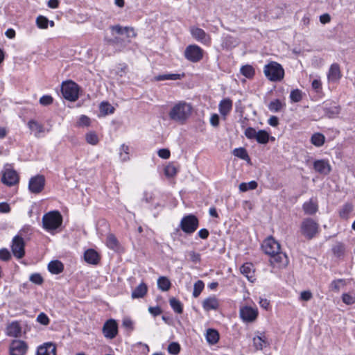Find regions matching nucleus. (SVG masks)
Segmentation results:
<instances>
[{
  "label": "nucleus",
  "instance_id": "obj_1",
  "mask_svg": "<svg viewBox=\"0 0 355 355\" xmlns=\"http://www.w3.org/2000/svg\"><path fill=\"white\" fill-rule=\"evenodd\" d=\"M110 29L111 30L112 34L115 33L119 35H123L124 34L126 35V39L123 38L121 36H116L113 38L105 39L108 44L114 46V47L117 48L119 51H122L124 49L128 46V44L130 43V39L137 36V33L132 27H123L121 25L117 24L110 26Z\"/></svg>",
  "mask_w": 355,
  "mask_h": 355
},
{
  "label": "nucleus",
  "instance_id": "obj_2",
  "mask_svg": "<svg viewBox=\"0 0 355 355\" xmlns=\"http://www.w3.org/2000/svg\"><path fill=\"white\" fill-rule=\"evenodd\" d=\"M191 110L189 103L180 101L171 108L168 115L171 120L183 123L191 115Z\"/></svg>",
  "mask_w": 355,
  "mask_h": 355
},
{
  "label": "nucleus",
  "instance_id": "obj_3",
  "mask_svg": "<svg viewBox=\"0 0 355 355\" xmlns=\"http://www.w3.org/2000/svg\"><path fill=\"white\" fill-rule=\"evenodd\" d=\"M42 220L43 228L46 231L51 232L62 225V216L57 210L51 211L44 214Z\"/></svg>",
  "mask_w": 355,
  "mask_h": 355
},
{
  "label": "nucleus",
  "instance_id": "obj_4",
  "mask_svg": "<svg viewBox=\"0 0 355 355\" xmlns=\"http://www.w3.org/2000/svg\"><path fill=\"white\" fill-rule=\"evenodd\" d=\"M266 77L272 82L281 81L284 77V70L282 65L276 62H270L263 68Z\"/></svg>",
  "mask_w": 355,
  "mask_h": 355
},
{
  "label": "nucleus",
  "instance_id": "obj_5",
  "mask_svg": "<svg viewBox=\"0 0 355 355\" xmlns=\"http://www.w3.org/2000/svg\"><path fill=\"white\" fill-rule=\"evenodd\" d=\"M319 224L311 218H304L300 225L301 234L307 239H313L319 232Z\"/></svg>",
  "mask_w": 355,
  "mask_h": 355
},
{
  "label": "nucleus",
  "instance_id": "obj_6",
  "mask_svg": "<svg viewBox=\"0 0 355 355\" xmlns=\"http://www.w3.org/2000/svg\"><path fill=\"white\" fill-rule=\"evenodd\" d=\"M199 225L198 218L193 214H188L182 217L179 227L187 234L195 232Z\"/></svg>",
  "mask_w": 355,
  "mask_h": 355
},
{
  "label": "nucleus",
  "instance_id": "obj_7",
  "mask_svg": "<svg viewBox=\"0 0 355 355\" xmlns=\"http://www.w3.org/2000/svg\"><path fill=\"white\" fill-rule=\"evenodd\" d=\"M78 85L71 81L62 83L61 92L64 98L70 101H75L78 98Z\"/></svg>",
  "mask_w": 355,
  "mask_h": 355
},
{
  "label": "nucleus",
  "instance_id": "obj_8",
  "mask_svg": "<svg viewBox=\"0 0 355 355\" xmlns=\"http://www.w3.org/2000/svg\"><path fill=\"white\" fill-rule=\"evenodd\" d=\"M245 136L248 139H255L259 144H266L270 139V135L264 130L257 131L255 128L248 127L245 130Z\"/></svg>",
  "mask_w": 355,
  "mask_h": 355
},
{
  "label": "nucleus",
  "instance_id": "obj_9",
  "mask_svg": "<svg viewBox=\"0 0 355 355\" xmlns=\"http://www.w3.org/2000/svg\"><path fill=\"white\" fill-rule=\"evenodd\" d=\"M204 51L196 44H190L184 50L185 58L191 62H198L203 58Z\"/></svg>",
  "mask_w": 355,
  "mask_h": 355
},
{
  "label": "nucleus",
  "instance_id": "obj_10",
  "mask_svg": "<svg viewBox=\"0 0 355 355\" xmlns=\"http://www.w3.org/2000/svg\"><path fill=\"white\" fill-rule=\"evenodd\" d=\"M25 243L24 239L19 236L16 235L12 241L11 250L13 253V255L17 258L21 259L25 254Z\"/></svg>",
  "mask_w": 355,
  "mask_h": 355
},
{
  "label": "nucleus",
  "instance_id": "obj_11",
  "mask_svg": "<svg viewBox=\"0 0 355 355\" xmlns=\"http://www.w3.org/2000/svg\"><path fill=\"white\" fill-rule=\"evenodd\" d=\"M239 315L243 322H252L258 316V309L256 307L244 306L241 307Z\"/></svg>",
  "mask_w": 355,
  "mask_h": 355
},
{
  "label": "nucleus",
  "instance_id": "obj_12",
  "mask_svg": "<svg viewBox=\"0 0 355 355\" xmlns=\"http://www.w3.org/2000/svg\"><path fill=\"white\" fill-rule=\"evenodd\" d=\"M45 185V178L42 175H37L29 180L28 189L33 193H40Z\"/></svg>",
  "mask_w": 355,
  "mask_h": 355
},
{
  "label": "nucleus",
  "instance_id": "obj_13",
  "mask_svg": "<svg viewBox=\"0 0 355 355\" xmlns=\"http://www.w3.org/2000/svg\"><path fill=\"white\" fill-rule=\"evenodd\" d=\"M103 334L106 338L113 339L118 334V324L115 320H107L103 324Z\"/></svg>",
  "mask_w": 355,
  "mask_h": 355
},
{
  "label": "nucleus",
  "instance_id": "obj_14",
  "mask_svg": "<svg viewBox=\"0 0 355 355\" xmlns=\"http://www.w3.org/2000/svg\"><path fill=\"white\" fill-rule=\"evenodd\" d=\"M28 349L26 342L21 340H14L9 347L10 355H25Z\"/></svg>",
  "mask_w": 355,
  "mask_h": 355
},
{
  "label": "nucleus",
  "instance_id": "obj_15",
  "mask_svg": "<svg viewBox=\"0 0 355 355\" xmlns=\"http://www.w3.org/2000/svg\"><path fill=\"white\" fill-rule=\"evenodd\" d=\"M191 36L198 42L208 44L211 42L210 36L205 31L198 27L191 26L189 29Z\"/></svg>",
  "mask_w": 355,
  "mask_h": 355
},
{
  "label": "nucleus",
  "instance_id": "obj_16",
  "mask_svg": "<svg viewBox=\"0 0 355 355\" xmlns=\"http://www.w3.org/2000/svg\"><path fill=\"white\" fill-rule=\"evenodd\" d=\"M263 252L268 254H274L275 252H279L280 250V244L272 236L267 238L261 245Z\"/></svg>",
  "mask_w": 355,
  "mask_h": 355
},
{
  "label": "nucleus",
  "instance_id": "obj_17",
  "mask_svg": "<svg viewBox=\"0 0 355 355\" xmlns=\"http://www.w3.org/2000/svg\"><path fill=\"white\" fill-rule=\"evenodd\" d=\"M257 334L252 338V346L256 351L263 350L269 346L268 338L263 331H257Z\"/></svg>",
  "mask_w": 355,
  "mask_h": 355
},
{
  "label": "nucleus",
  "instance_id": "obj_18",
  "mask_svg": "<svg viewBox=\"0 0 355 355\" xmlns=\"http://www.w3.org/2000/svg\"><path fill=\"white\" fill-rule=\"evenodd\" d=\"M2 182L8 186H13L18 183L19 175L15 170L6 168L2 176Z\"/></svg>",
  "mask_w": 355,
  "mask_h": 355
},
{
  "label": "nucleus",
  "instance_id": "obj_19",
  "mask_svg": "<svg viewBox=\"0 0 355 355\" xmlns=\"http://www.w3.org/2000/svg\"><path fill=\"white\" fill-rule=\"evenodd\" d=\"M270 262L274 266L282 267L286 266L288 263V257L285 253L279 250V252H275L274 254L270 255Z\"/></svg>",
  "mask_w": 355,
  "mask_h": 355
},
{
  "label": "nucleus",
  "instance_id": "obj_20",
  "mask_svg": "<svg viewBox=\"0 0 355 355\" xmlns=\"http://www.w3.org/2000/svg\"><path fill=\"white\" fill-rule=\"evenodd\" d=\"M342 77L340 66L338 63H333L328 71L327 78L329 82L336 83Z\"/></svg>",
  "mask_w": 355,
  "mask_h": 355
},
{
  "label": "nucleus",
  "instance_id": "obj_21",
  "mask_svg": "<svg viewBox=\"0 0 355 355\" xmlns=\"http://www.w3.org/2000/svg\"><path fill=\"white\" fill-rule=\"evenodd\" d=\"M314 170L322 175H327L331 171V166L329 162L324 159L315 160L313 162Z\"/></svg>",
  "mask_w": 355,
  "mask_h": 355
},
{
  "label": "nucleus",
  "instance_id": "obj_22",
  "mask_svg": "<svg viewBox=\"0 0 355 355\" xmlns=\"http://www.w3.org/2000/svg\"><path fill=\"white\" fill-rule=\"evenodd\" d=\"M232 109V101L228 98H224L219 103L218 110L224 119Z\"/></svg>",
  "mask_w": 355,
  "mask_h": 355
},
{
  "label": "nucleus",
  "instance_id": "obj_23",
  "mask_svg": "<svg viewBox=\"0 0 355 355\" xmlns=\"http://www.w3.org/2000/svg\"><path fill=\"white\" fill-rule=\"evenodd\" d=\"M56 347L51 343H46L40 346L37 350V355H55Z\"/></svg>",
  "mask_w": 355,
  "mask_h": 355
},
{
  "label": "nucleus",
  "instance_id": "obj_24",
  "mask_svg": "<svg viewBox=\"0 0 355 355\" xmlns=\"http://www.w3.org/2000/svg\"><path fill=\"white\" fill-rule=\"evenodd\" d=\"M219 304V301L215 296L205 298L202 304L204 310L206 311L218 309Z\"/></svg>",
  "mask_w": 355,
  "mask_h": 355
},
{
  "label": "nucleus",
  "instance_id": "obj_25",
  "mask_svg": "<svg viewBox=\"0 0 355 355\" xmlns=\"http://www.w3.org/2000/svg\"><path fill=\"white\" fill-rule=\"evenodd\" d=\"M84 259L88 263L94 265L97 264L100 259L98 254L93 249H89L85 252Z\"/></svg>",
  "mask_w": 355,
  "mask_h": 355
},
{
  "label": "nucleus",
  "instance_id": "obj_26",
  "mask_svg": "<svg viewBox=\"0 0 355 355\" xmlns=\"http://www.w3.org/2000/svg\"><path fill=\"white\" fill-rule=\"evenodd\" d=\"M21 328L18 322H11L6 329V333L8 336L19 337L21 335Z\"/></svg>",
  "mask_w": 355,
  "mask_h": 355
},
{
  "label": "nucleus",
  "instance_id": "obj_27",
  "mask_svg": "<svg viewBox=\"0 0 355 355\" xmlns=\"http://www.w3.org/2000/svg\"><path fill=\"white\" fill-rule=\"evenodd\" d=\"M28 126L31 131L34 132L35 137L37 138L40 137L41 135L44 132V126L35 120L29 121Z\"/></svg>",
  "mask_w": 355,
  "mask_h": 355
},
{
  "label": "nucleus",
  "instance_id": "obj_28",
  "mask_svg": "<svg viewBox=\"0 0 355 355\" xmlns=\"http://www.w3.org/2000/svg\"><path fill=\"white\" fill-rule=\"evenodd\" d=\"M148 291V287L147 285L141 282L140 284H139L132 292V298L137 299V298H141L144 297V295L146 294Z\"/></svg>",
  "mask_w": 355,
  "mask_h": 355
},
{
  "label": "nucleus",
  "instance_id": "obj_29",
  "mask_svg": "<svg viewBox=\"0 0 355 355\" xmlns=\"http://www.w3.org/2000/svg\"><path fill=\"white\" fill-rule=\"evenodd\" d=\"M48 269L51 273L58 275L63 271L64 266L61 261L54 260L49 262L48 264Z\"/></svg>",
  "mask_w": 355,
  "mask_h": 355
},
{
  "label": "nucleus",
  "instance_id": "obj_30",
  "mask_svg": "<svg viewBox=\"0 0 355 355\" xmlns=\"http://www.w3.org/2000/svg\"><path fill=\"white\" fill-rule=\"evenodd\" d=\"M241 272L245 275L250 282H253L254 281L253 266L251 263H246L243 264L241 267Z\"/></svg>",
  "mask_w": 355,
  "mask_h": 355
},
{
  "label": "nucleus",
  "instance_id": "obj_31",
  "mask_svg": "<svg viewBox=\"0 0 355 355\" xmlns=\"http://www.w3.org/2000/svg\"><path fill=\"white\" fill-rule=\"evenodd\" d=\"M302 209L306 214L313 215L318 211V207L317 203L311 199L303 204Z\"/></svg>",
  "mask_w": 355,
  "mask_h": 355
},
{
  "label": "nucleus",
  "instance_id": "obj_32",
  "mask_svg": "<svg viewBox=\"0 0 355 355\" xmlns=\"http://www.w3.org/2000/svg\"><path fill=\"white\" fill-rule=\"evenodd\" d=\"M171 286V283L166 277L162 276L157 279V287L162 291H168Z\"/></svg>",
  "mask_w": 355,
  "mask_h": 355
},
{
  "label": "nucleus",
  "instance_id": "obj_33",
  "mask_svg": "<svg viewBox=\"0 0 355 355\" xmlns=\"http://www.w3.org/2000/svg\"><path fill=\"white\" fill-rule=\"evenodd\" d=\"M325 141V137L320 132H315L311 137V143L316 147H321Z\"/></svg>",
  "mask_w": 355,
  "mask_h": 355
},
{
  "label": "nucleus",
  "instance_id": "obj_34",
  "mask_svg": "<svg viewBox=\"0 0 355 355\" xmlns=\"http://www.w3.org/2000/svg\"><path fill=\"white\" fill-rule=\"evenodd\" d=\"M352 210L353 205L351 203L347 202L339 209V216L343 219H347Z\"/></svg>",
  "mask_w": 355,
  "mask_h": 355
},
{
  "label": "nucleus",
  "instance_id": "obj_35",
  "mask_svg": "<svg viewBox=\"0 0 355 355\" xmlns=\"http://www.w3.org/2000/svg\"><path fill=\"white\" fill-rule=\"evenodd\" d=\"M206 339L209 344H216L219 340V334L216 330L209 329L207 331Z\"/></svg>",
  "mask_w": 355,
  "mask_h": 355
},
{
  "label": "nucleus",
  "instance_id": "obj_36",
  "mask_svg": "<svg viewBox=\"0 0 355 355\" xmlns=\"http://www.w3.org/2000/svg\"><path fill=\"white\" fill-rule=\"evenodd\" d=\"M184 76V74H178V73H168V74H162L158 75L155 77V80L157 81H162L165 80H180L182 77Z\"/></svg>",
  "mask_w": 355,
  "mask_h": 355
},
{
  "label": "nucleus",
  "instance_id": "obj_37",
  "mask_svg": "<svg viewBox=\"0 0 355 355\" xmlns=\"http://www.w3.org/2000/svg\"><path fill=\"white\" fill-rule=\"evenodd\" d=\"M240 72L247 78H252L255 73V71L253 67L249 64L242 66L240 69Z\"/></svg>",
  "mask_w": 355,
  "mask_h": 355
},
{
  "label": "nucleus",
  "instance_id": "obj_38",
  "mask_svg": "<svg viewBox=\"0 0 355 355\" xmlns=\"http://www.w3.org/2000/svg\"><path fill=\"white\" fill-rule=\"evenodd\" d=\"M284 106L285 104L282 103L280 100L275 99L270 102L268 107L271 112H279Z\"/></svg>",
  "mask_w": 355,
  "mask_h": 355
},
{
  "label": "nucleus",
  "instance_id": "obj_39",
  "mask_svg": "<svg viewBox=\"0 0 355 355\" xmlns=\"http://www.w3.org/2000/svg\"><path fill=\"white\" fill-rule=\"evenodd\" d=\"M233 155L243 160L250 161V157L247 153V150L244 148H235L233 150Z\"/></svg>",
  "mask_w": 355,
  "mask_h": 355
},
{
  "label": "nucleus",
  "instance_id": "obj_40",
  "mask_svg": "<svg viewBox=\"0 0 355 355\" xmlns=\"http://www.w3.org/2000/svg\"><path fill=\"white\" fill-rule=\"evenodd\" d=\"M170 306L173 309V310L178 313H182L183 311V306L181 302L178 300H177L175 297H172L169 300Z\"/></svg>",
  "mask_w": 355,
  "mask_h": 355
},
{
  "label": "nucleus",
  "instance_id": "obj_41",
  "mask_svg": "<svg viewBox=\"0 0 355 355\" xmlns=\"http://www.w3.org/2000/svg\"><path fill=\"white\" fill-rule=\"evenodd\" d=\"M345 285V280L343 279H338L331 282L329 285V289L332 291L338 293L342 286Z\"/></svg>",
  "mask_w": 355,
  "mask_h": 355
},
{
  "label": "nucleus",
  "instance_id": "obj_42",
  "mask_svg": "<svg viewBox=\"0 0 355 355\" xmlns=\"http://www.w3.org/2000/svg\"><path fill=\"white\" fill-rule=\"evenodd\" d=\"M258 186V184L256 181L252 180L248 183L242 182L239 184V189L241 191L245 192L248 190L255 189Z\"/></svg>",
  "mask_w": 355,
  "mask_h": 355
},
{
  "label": "nucleus",
  "instance_id": "obj_43",
  "mask_svg": "<svg viewBox=\"0 0 355 355\" xmlns=\"http://www.w3.org/2000/svg\"><path fill=\"white\" fill-rule=\"evenodd\" d=\"M205 287V284L202 280H198L193 285V297L196 298L202 293Z\"/></svg>",
  "mask_w": 355,
  "mask_h": 355
},
{
  "label": "nucleus",
  "instance_id": "obj_44",
  "mask_svg": "<svg viewBox=\"0 0 355 355\" xmlns=\"http://www.w3.org/2000/svg\"><path fill=\"white\" fill-rule=\"evenodd\" d=\"M100 112L104 115L112 114L114 111V108L107 102H102L100 104Z\"/></svg>",
  "mask_w": 355,
  "mask_h": 355
},
{
  "label": "nucleus",
  "instance_id": "obj_45",
  "mask_svg": "<svg viewBox=\"0 0 355 355\" xmlns=\"http://www.w3.org/2000/svg\"><path fill=\"white\" fill-rule=\"evenodd\" d=\"M178 173V169L173 164H169L164 168V174L168 178L174 177Z\"/></svg>",
  "mask_w": 355,
  "mask_h": 355
},
{
  "label": "nucleus",
  "instance_id": "obj_46",
  "mask_svg": "<svg viewBox=\"0 0 355 355\" xmlns=\"http://www.w3.org/2000/svg\"><path fill=\"white\" fill-rule=\"evenodd\" d=\"M49 22V19L46 17L42 15L38 16L36 19V24L39 28H47Z\"/></svg>",
  "mask_w": 355,
  "mask_h": 355
},
{
  "label": "nucleus",
  "instance_id": "obj_47",
  "mask_svg": "<svg viewBox=\"0 0 355 355\" xmlns=\"http://www.w3.org/2000/svg\"><path fill=\"white\" fill-rule=\"evenodd\" d=\"M87 142L91 145H96L98 143L97 135L94 132H89L85 135Z\"/></svg>",
  "mask_w": 355,
  "mask_h": 355
},
{
  "label": "nucleus",
  "instance_id": "obj_48",
  "mask_svg": "<svg viewBox=\"0 0 355 355\" xmlns=\"http://www.w3.org/2000/svg\"><path fill=\"white\" fill-rule=\"evenodd\" d=\"M290 98L294 103L300 102L302 98V92L298 89L292 90L290 94Z\"/></svg>",
  "mask_w": 355,
  "mask_h": 355
},
{
  "label": "nucleus",
  "instance_id": "obj_49",
  "mask_svg": "<svg viewBox=\"0 0 355 355\" xmlns=\"http://www.w3.org/2000/svg\"><path fill=\"white\" fill-rule=\"evenodd\" d=\"M332 250L336 257H340L344 254L345 246L342 243H338L333 247Z\"/></svg>",
  "mask_w": 355,
  "mask_h": 355
},
{
  "label": "nucleus",
  "instance_id": "obj_50",
  "mask_svg": "<svg viewBox=\"0 0 355 355\" xmlns=\"http://www.w3.org/2000/svg\"><path fill=\"white\" fill-rule=\"evenodd\" d=\"M107 245L111 249H115L118 245V241L116 238L112 235L110 234L107 238Z\"/></svg>",
  "mask_w": 355,
  "mask_h": 355
},
{
  "label": "nucleus",
  "instance_id": "obj_51",
  "mask_svg": "<svg viewBox=\"0 0 355 355\" xmlns=\"http://www.w3.org/2000/svg\"><path fill=\"white\" fill-rule=\"evenodd\" d=\"M180 346L178 343L173 342L168 346V351L170 354L176 355L180 352Z\"/></svg>",
  "mask_w": 355,
  "mask_h": 355
},
{
  "label": "nucleus",
  "instance_id": "obj_52",
  "mask_svg": "<svg viewBox=\"0 0 355 355\" xmlns=\"http://www.w3.org/2000/svg\"><path fill=\"white\" fill-rule=\"evenodd\" d=\"M188 255L189 256L191 261L194 263H200L201 261L200 254L193 250L188 252Z\"/></svg>",
  "mask_w": 355,
  "mask_h": 355
},
{
  "label": "nucleus",
  "instance_id": "obj_53",
  "mask_svg": "<svg viewBox=\"0 0 355 355\" xmlns=\"http://www.w3.org/2000/svg\"><path fill=\"white\" fill-rule=\"evenodd\" d=\"M342 300L345 304L352 305L355 303V297L348 293H343L342 295Z\"/></svg>",
  "mask_w": 355,
  "mask_h": 355
},
{
  "label": "nucleus",
  "instance_id": "obj_54",
  "mask_svg": "<svg viewBox=\"0 0 355 355\" xmlns=\"http://www.w3.org/2000/svg\"><path fill=\"white\" fill-rule=\"evenodd\" d=\"M37 321L43 325H47L49 323V318L45 313H40L37 317Z\"/></svg>",
  "mask_w": 355,
  "mask_h": 355
},
{
  "label": "nucleus",
  "instance_id": "obj_55",
  "mask_svg": "<svg viewBox=\"0 0 355 355\" xmlns=\"http://www.w3.org/2000/svg\"><path fill=\"white\" fill-rule=\"evenodd\" d=\"M30 281L36 284H41L43 282L42 277L38 273L32 274L29 278Z\"/></svg>",
  "mask_w": 355,
  "mask_h": 355
},
{
  "label": "nucleus",
  "instance_id": "obj_56",
  "mask_svg": "<svg viewBox=\"0 0 355 355\" xmlns=\"http://www.w3.org/2000/svg\"><path fill=\"white\" fill-rule=\"evenodd\" d=\"M10 258L11 254L7 249L3 248L0 250V259L6 261H8Z\"/></svg>",
  "mask_w": 355,
  "mask_h": 355
},
{
  "label": "nucleus",
  "instance_id": "obj_57",
  "mask_svg": "<svg viewBox=\"0 0 355 355\" xmlns=\"http://www.w3.org/2000/svg\"><path fill=\"white\" fill-rule=\"evenodd\" d=\"M223 45L227 48H231L236 45V41L232 36H226L223 42Z\"/></svg>",
  "mask_w": 355,
  "mask_h": 355
},
{
  "label": "nucleus",
  "instance_id": "obj_58",
  "mask_svg": "<svg viewBox=\"0 0 355 355\" xmlns=\"http://www.w3.org/2000/svg\"><path fill=\"white\" fill-rule=\"evenodd\" d=\"M40 103L43 105H49L53 103V98L49 95H44L40 99Z\"/></svg>",
  "mask_w": 355,
  "mask_h": 355
},
{
  "label": "nucleus",
  "instance_id": "obj_59",
  "mask_svg": "<svg viewBox=\"0 0 355 355\" xmlns=\"http://www.w3.org/2000/svg\"><path fill=\"white\" fill-rule=\"evenodd\" d=\"M158 156L162 159H168L171 155L170 150L167 148H162L158 150Z\"/></svg>",
  "mask_w": 355,
  "mask_h": 355
},
{
  "label": "nucleus",
  "instance_id": "obj_60",
  "mask_svg": "<svg viewBox=\"0 0 355 355\" xmlns=\"http://www.w3.org/2000/svg\"><path fill=\"white\" fill-rule=\"evenodd\" d=\"M153 198H154V195L153 193L148 192V191H144L143 193V197H142L141 200L146 203H149V202H152Z\"/></svg>",
  "mask_w": 355,
  "mask_h": 355
},
{
  "label": "nucleus",
  "instance_id": "obj_61",
  "mask_svg": "<svg viewBox=\"0 0 355 355\" xmlns=\"http://www.w3.org/2000/svg\"><path fill=\"white\" fill-rule=\"evenodd\" d=\"M90 124V119L85 115H82L78 121V125L80 126H89Z\"/></svg>",
  "mask_w": 355,
  "mask_h": 355
},
{
  "label": "nucleus",
  "instance_id": "obj_62",
  "mask_svg": "<svg viewBox=\"0 0 355 355\" xmlns=\"http://www.w3.org/2000/svg\"><path fill=\"white\" fill-rule=\"evenodd\" d=\"M313 297V295L309 291H304L300 293V300L302 301H309Z\"/></svg>",
  "mask_w": 355,
  "mask_h": 355
},
{
  "label": "nucleus",
  "instance_id": "obj_63",
  "mask_svg": "<svg viewBox=\"0 0 355 355\" xmlns=\"http://www.w3.org/2000/svg\"><path fill=\"white\" fill-rule=\"evenodd\" d=\"M148 311L154 316H157L162 313V309L159 306H150Z\"/></svg>",
  "mask_w": 355,
  "mask_h": 355
},
{
  "label": "nucleus",
  "instance_id": "obj_64",
  "mask_svg": "<svg viewBox=\"0 0 355 355\" xmlns=\"http://www.w3.org/2000/svg\"><path fill=\"white\" fill-rule=\"evenodd\" d=\"M210 123L214 127H218L219 125V116L217 114H211L210 117Z\"/></svg>",
  "mask_w": 355,
  "mask_h": 355
}]
</instances>
